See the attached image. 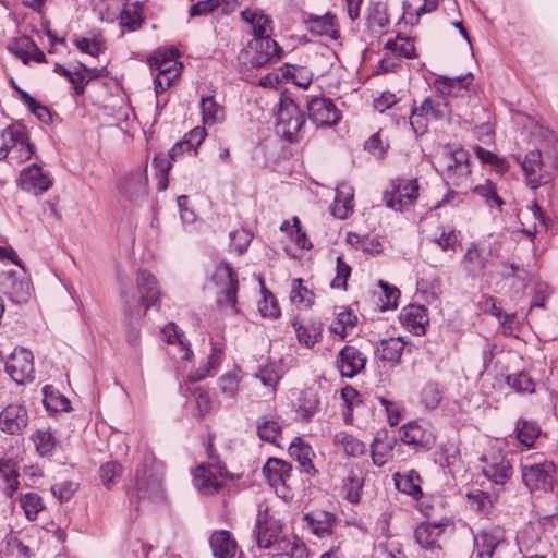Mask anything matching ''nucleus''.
Instances as JSON below:
<instances>
[{"label": "nucleus", "instance_id": "obj_15", "mask_svg": "<svg viewBox=\"0 0 558 558\" xmlns=\"http://www.w3.org/2000/svg\"><path fill=\"white\" fill-rule=\"evenodd\" d=\"M263 472L269 485L275 488L277 494L286 497L291 465L283 460L270 458L264 465Z\"/></svg>", "mask_w": 558, "mask_h": 558}, {"label": "nucleus", "instance_id": "obj_23", "mask_svg": "<svg viewBox=\"0 0 558 558\" xmlns=\"http://www.w3.org/2000/svg\"><path fill=\"white\" fill-rule=\"evenodd\" d=\"M400 322L411 333L422 336L429 322L427 310L423 305H408L400 314Z\"/></svg>", "mask_w": 558, "mask_h": 558}, {"label": "nucleus", "instance_id": "obj_17", "mask_svg": "<svg viewBox=\"0 0 558 558\" xmlns=\"http://www.w3.org/2000/svg\"><path fill=\"white\" fill-rule=\"evenodd\" d=\"M254 533L259 548H270L280 537L281 525L277 520L269 518L267 512H259Z\"/></svg>", "mask_w": 558, "mask_h": 558}, {"label": "nucleus", "instance_id": "obj_33", "mask_svg": "<svg viewBox=\"0 0 558 558\" xmlns=\"http://www.w3.org/2000/svg\"><path fill=\"white\" fill-rule=\"evenodd\" d=\"M296 338L301 344L306 348H313L322 337V324L318 322L299 323L296 319L292 322Z\"/></svg>", "mask_w": 558, "mask_h": 558}, {"label": "nucleus", "instance_id": "obj_50", "mask_svg": "<svg viewBox=\"0 0 558 558\" xmlns=\"http://www.w3.org/2000/svg\"><path fill=\"white\" fill-rule=\"evenodd\" d=\"M221 360H222V351L219 348L213 345L211 352L207 357L206 365H204V366L199 367L197 371L191 373L189 375V379L191 381L203 380L204 378H206L209 375V372L211 369L216 368L221 363Z\"/></svg>", "mask_w": 558, "mask_h": 558}, {"label": "nucleus", "instance_id": "obj_8", "mask_svg": "<svg viewBox=\"0 0 558 558\" xmlns=\"http://www.w3.org/2000/svg\"><path fill=\"white\" fill-rule=\"evenodd\" d=\"M418 196L416 179H397L391 181L390 190L384 193L386 205L393 210H408Z\"/></svg>", "mask_w": 558, "mask_h": 558}, {"label": "nucleus", "instance_id": "obj_30", "mask_svg": "<svg viewBox=\"0 0 558 558\" xmlns=\"http://www.w3.org/2000/svg\"><path fill=\"white\" fill-rule=\"evenodd\" d=\"M473 76L471 73L457 77L439 76L435 80V87L442 95L463 97L469 93L468 86L471 84Z\"/></svg>", "mask_w": 558, "mask_h": 558}, {"label": "nucleus", "instance_id": "obj_11", "mask_svg": "<svg viewBox=\"0 0 558 558\" xmlns=\"http://www.w3.org/2000/svg\"><path fill=\"white\" fill-rule=\"evenodd\" d=\"M473 542L477 558H494L507 545L506 532L497 525L487 526L474 534Z\"/></svg>", "mask_w": 558, "mask_h": 558}, {"label": "nucleus", "instance_id": "obj_5", "mask_svg": "<svg viewBox=\"0 0 558 558\" xmlns=\"http://www.w3.org/2000/svg\"><path fill=\"white\" fill-rule=\"evenodd\" d=\"M163 465L154 458H145L136 471L135 488L138 498L157 499L162 496Z\"/></svg>", "mask_w": 558, "mask_h": 558}, {"label": "nucleus", "instance_id": "obj_7", "mask_svg": "<svg viewBox=\"0 0 558 558\" xmlns=\"http://www.w3.org/2000/svg\"><path fill=\"white\" fill-rule=\"evenodd\" d=\"M304 121V116L294 100L281 97L277 111V133L292 142L300 133Z\"/></svg>", "mask_w": 558, "mask_h": 558}, {"label": "nucleus", "instance_id": "obj_26", "mask_svg": "<svg viewBox=\"0 0 558 558\" xmlns=\"http://www.w3.org/2000/svg\"><path fill=\"white\" fill-rule=\"evenodd\" d=\"M304 521L314 535L324 538L332 534L336 515L325 510H314L304 514Z\"/></svg>", "mask_w": 558, "mask_h": 558}, {"label": "nucleus", "instance_id": "obj_4", "mask_svg": "<svg viewBox=\"0 0 558 558\" xmlns=\"http://www.w3.org/2000/svg\"><path fill=\"white\" fill-rule=\"evenodd\" d=\"M211 281L217 287V305L226 314L234 315L236 308L238 280L228 264L221 263L215 267Z\"/></svg>", "mask_w": 558, "mask_h": 558}, {"label": "nucleus", "instance_id": "obj_2", "mask_svg": "<svg viewBox=\"0 0 558 558\" xmlns=\"http://www.w3.org/2000/svg\"><path fill=\"white\" fill-rule=\"evenodd\" d=\"M435 168L454 186L465 185L471 175L469 154L461 147L444 146L435 159Z\"/></svg>", "mask_w": 558, "mask_h": 558}, {"label": "nucleus", "instance_id": "obj_42", "mask_svg": "<svg viewBox=\"0 0 558 558\" xmlns=\"http://www.w3.org/2000/svg\"><path fill=\"white\" fill-rule=\"evenodd\" d=\"M242 19L250 23L253 27L254 38H259L264 36H270L271 27L270 20L268 16L254 12L251 10H245L241 13Z\"/></svg>", "mask_w": 558, "mask_h": 558}, {"label": "nucleus", "instance_id": "obj_47", "mask_svg": "<svg viewBox=\"0 0 558 558\" xmlns=\"http://www.w3.org/2000/svg\"><path fill=\"white\" fill-rule=\"evenodd\" d=\"M385 48L390 50L393 54L401 56L408 59L415 57V46L412 39L398 36L395 39H389L385 44Z\"/></svg>", "mask_w": 558, "mask_h": 558}, {"label": "nucleus", "instance_id": "obj_62", "mask_svg": "<svg viewBox=\"0 0 558 558\" xmlns=\"http://www.w3.org/2000/svg\"><path fill=\"white\" fill-rule=\"evenodd\" d=\"M75 46L83 52L87 53L92 57H98L104 50L105 45L101 38H77L75 41Z\"/></svg>", "mask_w": 558, "mask_h": 558}, {"label": "nucleus", "instance_id": "obj_44", "mask_svg": "<svg viewBox=\"0 0 558 558\" xmlns=\"http://www.w3.org/2000/svg\"><path fill=\"white\" fill-rule=\"evenodd\" d=\"M357 323V316L352 310H344L338 313L336 319L330 325V331L335 335L345 338L348 332L352 330Z\"/></svg>", "mask_w": 558, "mask_h": 558}, {"label": "nucleus", "instance_id": "obj_24", "mask_svg": "<svg viewBox=\"0 0 558 558\" xmlns=\"http://www.w3.org/2000/svg\"><path fill=\"white\" fill-rule=\"evenodd\" d=\"M483 474L496 485H505L512 475L510 462L502 456L484 459Z\"/></svg>", "mask_w": 558, "mask_h": 558}, {"label": "nucleus", "instance_id": "obj_13", "mask_svg": "<svg viewBox=\"0 0 558 558\" xmlns=\"http://www.w3.org/2000/svg\"><path fill=\"white\" fill-rule=\"evenodd\" d=\"M306 108L310 120L316 126L335 125L341 118V113L333 101L323 96L307 99Z\"/></svg>", "mask_w": 558, "mask_h": 558}, {"label": "nucleus", "instance_id": "obj_49", "mask_svg": "<svg viewBox=\"0 0 558 558\" xmlns=\"http://www.w3.org/2000/svg\"><path fill=\"white\" fill-rule=\"evenodd\" d=\"M420 107L422 112L434 120H440L448 113V105L444 97H427Z\"/></svg>", "mask_w": 558, "mask_h": 558}, {"label": "nucleus", "instance_id": "obj_57", "mask_svg": "<svg viewBox=\"0 0 558 558\" xmlns=\"http://www.w3.org/2000/svg\"><path fill=\"white\" fill-rule=\"evenodd\" d=\"M239 387L240 376L238 371L227 373L219 378V389L226 398H234Z\"/></svg>", "mask_w": 558, "mask_h": 558}, {"label": "nucleus", "instance_id": "obj_22", "mask_svg": "<svg viewBox=\"0 0 558 558\" xmlns=\"http://www.w3.org/2000/svg\"><path fill=\"white\" fill-rule=\"evenodd\" d=\"M27 411L21 404H9L0 413V427L11 435L21 433L27 426Z\"/></svg>", "mask_w": 558, "mask_h": 558}, {"label": "nucleus", "instance_id": "obj_39", "mask_svg": "<svg viewBox=\"0 0 558 558\" xmlns=\"http://www.w3.org/2000/svg\"><path fill=\"white\" fill-rule=\"evenodd\" d=\"M404 345L401 338L384 339L377 347V353L381 360L397 363L401 359Z\"/></svg>", "mask_w": 558, "mask_h": 558}, {"label": "nucleus", "instance_id": "obj_25", "mask_svg": "<svg viewBox=\"0 0 558 558\" xmlns=\"http://www.w3.org/2000/svg\"><path fill=\"white\" fill-rule=\"evenodd\" d=\"M442 523L423 522L414 531L416 543L426 550L440 549L439 541L444 533Z\"/></svg>", "mask_w": 558, "mask_h": 558}, {"label": "nucleus", "instance_id": "obj_46", "mask_svg": "<svg viewBox=\"0 0 558 558\" xmlns=\"http://www.w3.org/2000/svg\"><path fill=\"white\" fill-rule=\"evenodd\" d=\"M515 430L518 440L526 447H532L541 433L539 427L534 422L525 420L518 422Z\"/></svg>", "mask_w": 558, "mask_h": 558}, {"label": "nucleus", "instance_id": "obj_53", "mask_svg": "<svg viewBox=\"0 0 558 558\" xmlns=\"http://www.w3.org/2000/svg\"><path fill=\"white\" fill-rule=\"evenodd\" d=\"M43 402L49 412L68 411L70 408V401L59 391H49V387L44 388Z\"/></svg>", "mask_w": 558, "mask_h": 558}, {"label": "nucleus", "instance_id": "obj_38", "mask_svg": "<svg viewBox=\"0 0 558 558\" xmlns=\"http://www.w3.org/2000/svg\"><path fill=\"white\" fill-rule=\"evenodd\" d=\"M289 453L300 463L306 473L314 471V465L312 463V457L314 456V452L311 446L305 444L302 439L295 438L291 442L289 447Z\"/></svg>", "mask_w": 558, "mask_h": 558}, {"label": "nucleus", "instance_id": "obj_45", "mask_svg": "<svg viewBox=\"0 0 558 558\" xmlns=\"http://www.w3.org/2000/svg\"><path fill=\"white\" fill-rule=\"evenodd\" d=\"M20 506L29 521H35L38 513L45 508L41 497L36 493H26L21 495Z\"/></svg>", "mask_w": 558, "mask_h": 558}, {"label": "nucleus", "instance_id": "obj_12", "mask_svg": "<svg viewBox=\"0 0 558 558\" xmlns=\"http://www.w3.org/2000/svg\"><path fill=\"white\" fill-rule=\"evenodd\" d=\"M526 183L531 189H537L546 184L551 179V167L544 162L539 150L529 151L524 159L520 161Z\"/></svg>", "mask_w": 558, "mask_h": 558}, {"label": "nucleus", "instance_id": "obj_36", "mask_svg": "<svg viewBox=\"0 0 558 558\" xmlns=\"http://www.w3.org/2000/svg\"><path fill=\"white\" fill-rule=\"evenodd\" d=\"M396 487L414 498H418L422 495L421 489V476L415 470H410L404 474L395 473L393 475Z\"/></svg>", "mask_w": 558, "mask_h": 558}, {"label": "nucleus", "instance_id": "obj_3", "mask_svg": "<svg viewBox=\"0 0 558 558\" xmlns=\"http://www.w3.org/2000/svg\"><path fill=\"white\" fill-rule=\"evenodd\" d=\"M11 154L16 162L28 160L34 154V147L28 141L26 128L13 123L0 131V161Z\"/></svg>", "mask_w": 558, "mask_h": 558}, {"label": "nucleus", "instance_id": "obj_40", "mask_svg": "<svg viewBox=\"0 0 558 558\" xmlns=\"http://www.w3.org/2000/svg\"><path fill=\"white\" fill-rule=\"evenodd\" d=\"M0 477L7 484L4 493L8 497H12L19 489V472L12 460H0Z\"/></svg>", "mask_w": 558, "mask_h": 558}, {"label": "nucleus", "instance_id": "obj_63", "mask_svg": "<svg viewBox=\"0 0 558 558\" xmlns=\"http://www.w3.org/2000/svg\"><path fill=\"white\" fill-rule=\"evenodd\" d=\"M318 408V399L312 391H304L300 398L299 412L305 420H310Z\"/></svg>", "mask_w": 558, "mask_h": 558}, {"label": "nucleus", "instance_id": "obj_61", "mask_svg": "<svg viewBox=\"0 0 558 558\" xmlns=\"http://www.w3.org/2000/svg\"><path fill=\"white\" fill-rule=\"evenodd\" d=\"M88 73L89 69L82 63L77 65L75 71H71L68 80L73 85L76 95L84 93L85 86L90 80V76L87 75Z\"/></svg>", "mask_w": 558, "mask_h": 558}, {"label": "nucleus", "instance_id": "obj_56", "mask_svg": "<svg viewBox=\"0 0 558 558\" xmlns=\"http://www.w3.org/2000/svg\"><path fill=\"white\" fill-rule=\"evenodd\" d=\"M122 466L116 461L106 462L100 466L99 474L104 485L111 488L122 475Z\"/></svg>", "mask_w": 558, "mask_h": 558}, {"label": "nucleus", "instance_id": "obj_48", "mask_svg": "<svg viewBox=\"0 0 558 558\" xmlns=\"http://www.w3.org/2000/svg\"><path fill=\"white\" fill-rule=\"evenodd\" d=\"M290 301L294 305L310 307L314 303V293L302 286L301 279H294L291 284Z\"/></svg>", "mask_w": 558, "mask_h": 558}, {"label": "nucleus", "instance_id": "obj_52", "mask_svg": "<svg viewBox=\"0 0 558 558\" xmlns=\"http://www.w3.org/2000/svg\"><path fill=\"white\" fill-rule=\"evenodd\" d=\"M34 44L35 43L28 36H20L9 43L8 49L19 57L23 63L27 64L29 62L31 50L34 49Z\"/></svg>", "mask_w": 558, "mask_h": 558}, {"label": "nucleus", "instance_id": "obj_43", "mask_svg": "<svg viewBox=\"0 0 558 558\" xmlns=\"http://www.w3.org/2000/svg\"><path fill=\"white\" fill-rule=\"evenodd\" d=\"M333 442L337 447L341 448L347 456H362L366 450L364 442L345 432L336 434Z\"/></svg>", "mask_w": 558, "mask_h": 558}, {"label": "nucleus", "instance_id": "obj_29", "mask_svg": "<svg viewBox=\"0 0 558 558\" xmlns=\"http://www.w3.org/2000/svg\"><path fill=\"white\" fill-rule=\"evenodd\" d=\"M209 545L215 558H233L238 545L231 533L227 530H219L211 534Z\"/></svg>", "mask_w": 558, "mask_h": 558}, {"label": "nucleus", "instance_id": "obj_54", "mask_svg": "<svg viewBox=\"0 0 558 558\" xmlns=\"http://www.w3.org/2000/svg\"><path fill=\"white\" fill-rule=\"evenodd\" d=\"M442 399V391L436 383H428L421 392V401L425 409H436Z\"/></svg>", "mask_w": 558, "mask_h": 558}, {"label": "nucleus", "instance_id": "obj_32", "mask_svg": "<svg viewBox=\"0 0 558 558\" xmlns=\"http://www.w3.org/2000/svg\"><path fill=\"white\" fill-rule=\"evenodd\" d=\"M396 439L387 433L378 434L371 446L372 459L375 465L383 466L392 457Z\"/></svg>", "mask_w": 558, "mask_h": 558}, {"label": "nucleus", "instance_id": "obj_28", "mask_svg": "<svg viewBox=\"0 0 558 558\" xmlns=\"http://www.w3.org/2000/svg\"><path fill=\"white\" fill-rule=\"evenodd\" d=\"M354 208V190L347 182L338 184L331 214L339 219H345Z\"/></svg>", "mask_w": 558, "mask_h": 558}, {"label": "nucleus", "instance_id": "obj_9", "mask_svg": "<svg viewBox=\"0 0 558 558\" xmlns=\"http://www.w3.org/2000/svg\"><path fill=\"white\" fill-rule=\"evenodd\" d=\"M400 440L415 452H425L435 444V436L428 423L412 421L399 429Z\"/></svg>", "mask_w": 558, "mask_h": 558}, {"label": "nucleus", "instance_id": "obj_20", "mask_svg": "<svg viewBox=\"0 0 558 558\" xmlns=\"http://www.w3.org/2000/svg\"><path fill=\"white\" fill-rule=\"evenodd\" d=\"M179 52L175 48L157 49L149 58V64L159 74H170L178 77L182 71V63L177 61Z\"/></svg>", "mask_w": 558, "mask_h": 558}, {"label": "nucleus", "instance_id": "obj_10", "mask_svg": "<svg viewBox=\"0 0 558 558\" xmlns=\"http://www.w3.org/2000/svg\"><path fill=\"white\" fill-rule=\"evenodd\" d=\"M147 162L125 173L118 185L119 192L133 203L142 202L148 194Z\"/></svg>", "mask_w": 558, "mask_h": 558}, {"label": "nucleus", "instance_id": "obj_35", "mask_svg": "<svg viewBox=\"0 0 558 558\" xmlns=\"http://www.w3.org/2000/svg\"><path fill=\"white\" fill-rule=\"evenodd\" d=\"M162 338L166 342L170 344H177L182 352L181 359L183 361H190L193 352L190 349V344L186 341L184 333L178 328V326L174 323L167 324L161 329Z\"/></svg>", "mask_w": 558, "mask_h": 558}, {"label": "nucleus", "instance_id": "obj_1", "mask_svg": "<svg viewBox=\"0 0 558 558\" xmlns=\"http://www.w3.org/2000/svg\"><path fill=\"white\" fill-rule=\"evenodd\" d=\"M137 288L141 293L140 298H136V295L130 290L124 289L122 291L124 315L130 322V327L126 332V341L129 345L133 347L134 349L140 347L141 331L137 327L131 325L132 320H137L144 316L147 310L155 305L160 298L157 280L148 271H138Z\"/></svg>", "mask_w": 558, "mask_h": 558}, {"label": "nucleus", "instance_id": "obj_64", "mask_svg": "<svg viewBox=\"0 0 558 558\" xmlns=\"http://www.w3.org/2000/svg\"><path fill=\"white\" fill-rule=\"evenodd\" d=\"M389 145L385 143L380 133L373 134L364 144V149L373 155L376 159H383L387 153Z\"/></svg>", "mask_w": 558, "mask_h": 558}, {"label": "nucleus", "instance_id": "obj_31", "mask_svg": "<svg viewBox=\"0 0 558 558\" xmlns=\"http://www.w3.org/2000/svg\"><path fill=\"white\" fill-rule=\"evenodd\" d=\"M517 544L523 555L538 550L543 545L541 526L533 524L525 525L517 535Z\"/></svg>", "mask_w": 558, "mask_h": 558}, {"label": "nucleus", "instance_id": "obj_59", "mask_svg": "<svg viewBox=\"0 0 558 558\" xmlns=\"http://www.w3.org/2000/svg\"><path fill=\"white\" fill-rule=\"evenodd\" d=\"M506 381L512 389L518 392H534V381L524 372L508 375Z\"/></svg>", "mask_w": 558, "mask_h": 558}, {"label": "nucleus", "instance_id": "obj_6", "mask_svg": "<svg viewBox=\"0 0 558 558\" xmlns=\"http://www.w3.org/2000/svg\"><path fill=\"white\" fill-rule=\"evenodd\" d=\"M521 474L524 485L532 493H548L554 489L556 465L551 461L544 460L531 464L522 463Z\"/></svg>", "mask_w": 558, "mask_h": 558}, {"label": "nucleus", "instance_id": "obj_16", "mask_svg": "<svg viewBox=\"0 0 558 558\" xmlns=\"http://www.w3.org/2000/svg\"><path fill=\"white\" fill-rule=\"evenodd\" d=\"M366 357L353 345H345L337 357V368L342 377L352 378L364 369Z\"/></svg>", "mask_w": 558, "mask_h": 558}, {"label": "nucleus", "instance_id": "obj_37", "mask_svg": "<svg viewBox=\"0 0 558 558\" xmlns=\"http://www.w3.org/2000/svg\"><path fill=\"white\" fill-rule=\"evenodd\" d=\"M201 110L204 125L211 126L225 120V109L213 96H202Z\"/></svg>", "mask_w": 558, "mask_h": 558}, {"label": "nucleus", "instance_id": "obj_51", "mask_svg": "<svg viewBox=\"0 0 558 558\" xmlns=\"http://www.w3.org/2000/svg\"><path fill=\"white\" fill-rule=\"evenodd\" d=\"M153 165L157 170V189L165 191L168 187V173L172 167L171 160L163 153L157 154L153 159Z\"/></svg>", "mask_w": 558, "mask_h": 558}, {"label": "nucleus", "instance_id": "obj_41", "mask_svg": "<svg viewBox=\"0 0 558 558\" xmlns=\"http://www.w3.org/2000/svg\"><path fill=\"white\" fill-rule=\"evenodd\" d=\"M3 289L10 294L11 299L17 303L25 302L31 296L28 282H15L11 272L4 274V280L1 282Z\"/></svg>", "mask_w": 558, "mask_h": 558}, {"label": "nucleus", "instance_id": "obj_14", "mask_svg": "<svg viewBox=\"0 0 558 558\" xmlns=\"http://www.w3.org/2000/svg\"><path fill=\"white\" fill-rule=\"evenodd\" d=\"M5 371L17 384L34 379L33 354L25 348H15L5 363Z\"/></svg>", "mask_w": 558, "mask_h": 558}, {"label": "nucleus", "instance_id": "obj_18", "mask_svg": "<svg viewBox=\"0 0 558 558\" xmlns=\"http://www.w3.org/2000/svg\"><path fill=\"white\" fill-rule=\"evenodd\" d=\"M221 468L218 465H199L193 474L195 488L203 495H211L218 493L222 487V481L218 477L221 475Z\"/></svg>", "mask_w": 558, "mask_h": 558}, {"label": "nucleus", "instance_id": "obj_55", "mask_svg": "<svg viewBox=\"0 0 558 558\" xmlns=\"http://www.w3.org/2000/svg\"><path fill=\"white\" fill-rule=\"evenodd\" d=\"M32 440L35 444L36 450L41 456L50 454L56 446L54 438L48 429H39L35 432L32 436Z\"/></svg>", "mask_w": 558, "mask_h": 558}, {"label": "nucleus", "instance_id": "obj_34", "mask_svg": "<svg viewBox=\"0 0 558 558\" xmlns=\"http://www.w3.org/2000/svg\"><path fill=\"white\" fill-rule=\"evenodd\" d=\"M488 254L478 247L477 244H471L463 256L464 268L472 275H482L486 268Z\"/></svg>", "mask_w": 558, "mask_h": 558}, {"label": "nucleus", "instance_id": "obj_60", "mask_svg": "<svg viewBox=\"0 0 558 558\" xmlns=\"http://www.w3.org/2000/svg\"><path fill=\"white\" fill-rule=\"evenodd\" d=\"M257 434L262 440L275 442L281 434V426L275 420H264L257 425Z\"/></svg>", "mask_w": 558, "mask_h": 558}, {"label": "nucleus", "instance_id": "obj_58", "mask_svg": "<svg viewBox=\"0 0 558 558\" xmlns=\"http://www.w3.org/2000/svg\"><path fill=\"white\" fill-rule=\"evenodd\" d=\"M367 22L371 27H386L389 24L386 5L381 2L372 3L368 9Z\"/></svg>", "mask_w": 558, "mask_h": 558}, {"label": "nucleus", "instance_id": "obj_27", "mask_svg": "<svg viewBox=\"0 0 558 558\" xmlns=\"http://www.w3.org/2000/svg\"><path fill=\"white\" fill-rule=\"evenodd\" d=\"M524 231L529 234L547 230L548 218L543 214L541 207L536 202L527 205L525 209H521L518 214Z\"/></svg>", "mask_w": 558, "mask_h": 558}, {"label": "nucleus", "instance_id": "obj_21", "mask_svg": "<svg viewBox=\"0 0 558 558\" xmlns=\"http://www.w3.org/2000/svg\"><path fill=\"white\" fill-rule=\"evenodd\" d=\"M19 184L22 190L38 195L49 190L51 180L39 166L32 165L21 171Z\"/></svg>", "mask_w": 558, "mask_h": 558}, {"label": "nucleus", "instance_id": "obj_19", "mask_svg": "<svg viewBox=\"0 0 558 558\" xmlns=\"http://www.w3.org/2000/svg\"><path fill=\"white\" fill-rule=\"evenodd\" d=\"M250 47L254 50L251 59L254 66H264L277 61L281 51L279 45L270 36L254 38L250 43Z\"/></svg>", "mask_w": 558, "mask_h": 558}]
</instances>
